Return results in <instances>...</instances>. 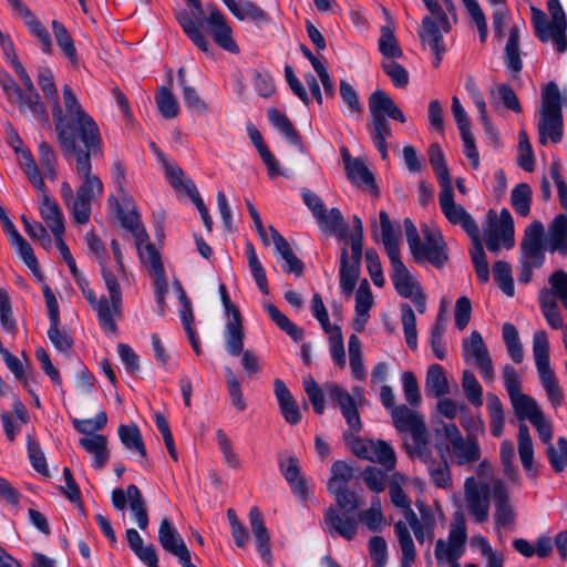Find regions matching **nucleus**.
<instances>
[{"mask_svg":"<svg viewBox=\"0 0 567 567\" xmlns=\"http://www.w3.org/2000/svg\"><path fill=\"white\" fill-rule=\"evenodd\" d=\"M37 79L44 96L51 102L54 128L61 150L66 153L75 151V132L89 148L101 143L95 121L83 110L72 89L69 85L63 86V111L59 103L52 71L49 68H40Z\"/></svg>","mask_w":567,"mask_h":567,"instance_id":"nucleus-1","label":"nucleus"},{"mask_svg":"<svg viewBox=\"0 0 567 567\" xmlns=\"http://www.w3.org/2000/svg\"><path fill=\"white\" fill-rule=\"evenodd\" d=\"M370 123L368 131L373 145L377 147L381 157L386 159L388 140L392 137L391 124L386 117L405 123L406 117L395 102L382 90L374 91L369 97Z\"/></svg>","mask_w":567,"mask_h":567,"instance_id":"nucleus-2","label":"nucleus"},{"mask_svg":"<svg viewBox=\"0 0 567 567\" xmlns=\"http://www.w3.org/2000/svg\"><path fill=\"white\" fill-rule=\"evenodd\" d=\"M436 436H442L446 442L436 440L435 447L440 456L449 455L457 466H471L481 458V449L476 439L472 435L464 437L454 423H443L436 429Z\"/></svg>","mask_w":567,"mask_h":567,"instance_id":"nucleus-3","label":"nucleus"},{"mask_svg":"<svg viewBox=\"0 0 567 567\" xmlns=\"http://www.w3.org/2000/svg\"><path fill=\"white\" fill-rule=\"evenodd\" d=\"M404 228L410 251L416 262L426 260L437 268L445 264L447 260L446 246L437 229L423 225L422 233L426 244L422 245L417 229L410 218H405Z\"/></svg>","mask_w":567,"mask_h":567,"instance_id":"nucleus-4","label":"nucleus"},{"mask_svg":"<svg viewBox=\"0 0 567 567\" xmlns=\"http://www.w3.org/2000/svg\"><path fill=\"white\" fill-rule=\"evenodd\" d=\"M547 6L550 21L540 9L536 7L530 9L535 34L542 42L551 40L556 44L557 51L564 53L567 50L566 14L559 0H548Z\"/></svg>","mask_w":567,"mask_h":567,"instance_id":"nucleus-5","label":"nucleus"},{"mask_svg":"<svg viewBox=\"0 0 567 567\" xmlns=\"http://www.w3.org/2000/svg\"><path fill=\"white\" fill-rule=\"evenodd\" d=\"M538 133L543 145L547 138L558 143L563 137L561 95L555 82H548L542 91Z\"/></svg>","mask_w":567,"mask_h":567,"instance_id":"nucleus-6","label":"nucleus"},{"mask_svg":"<svg viewBox=\"0 0 567 567\" xmlns=\"http://www.w3.org/2000/svg\"><path fill=\"white\" fill-rule=\"evenodd\" d=\"M533 354L539 380L551 405H560L564 393L549 363V341L545 330L533 336Z\"/></svg>","mask_w":567,"mask_h":567,"instance_id":"nucleus-7","label":"nucleus"},{"mask_svg":"<svg viewBox=\"0 0 567 567\" xmlns=\"http://www.w3.org/2000/svg\"><path fill=\"white\" fill-rule=\"evenodd\" d=\"M550 288L544 287L539 291V305L543 316L553 329H561L564 319L557 300L567 310V274L564 270L555 271L548 279Z\"/></svg>","mask_w":567,"mask_h":567,"instance_id":"nucleus-8","label":"nucleus"},{"mask_svg":"<svg viewBox=\"0 0 567 567\" xmlns=\"http://www.w3.org/2000/svg\"><path fill=\"white\" fill-rule=\"evenodd\" d=\"M484 239L489 251L496 252L501 247L511 248L514 245V220L511 213L504 208L497 215L488 210L484 227Z\"/></svg>","mask_w":567,"mask_h":567,"instance_id":"nucleus-9","label":"nucleus"},{"mask_svg":"<svg viewBox=\"0 0 567 567\" xmlns=\"http://www.w3.org/2000/svg\"><path fill=\"white\" fill-rule=\"evenodd\" d=\"M100 264L110 298L103 297V303L99 306V320L105 332L114 334L116 332L115 319L122 315V291L116 276L105 267L102 260Z\"/></svg>","mask_w":567,"mask_h":567,"instance_id":"nucleus-10","label":"nucleus"},{"mask_svg":"<svg viewBox=\"0 0 567 567\" xmlns=\"http://www.w3.org/2000/svg\"><path fill=\"white\" fill-rule=\"evenodd\" d=\"M467 540L466 522L461 513H456L450 526L447 540L439 539L435 545V557L440 563L458 564Z\"/></svg>","mask_w":567,"mask_h":567,"instance_id":"nucleus-11","label":"nucleus"},{"mask_svg":"<svg viewBox=\"0 0 567 567\" xmlns=\"http://www.w3.org/2000/svg\"><path fill=\"white\" fill-rule=\"evenodd\" d=\"M465 507L475 523L482 524L488 519L492 495V483L480 482L474 476L464 481Z\"/></svg>","mask_w":567,"mask_h":567,"instance_id":"nucleus-12","label":"nucleus"},{"mask_svg":"<svg viewBox=\"0 0 567 567\" xmlns=\"http://www.w3.org/2000/svg\"><path fill=\"white\" fill-rule=\"evenodd\" d=\"M390 262L392 267L391 279L398 293L403 298L411 299L416 310L420 313H424L426 310V297L420 284L410 274L400 256L390 259Z\"/></svg>","mask_w":567,"mask_h":567,"instance_id":"nucleus-13","label":"nucleus"},{"mask_svg":"<svg viewBox=\"0 0 567 567\" xmlns=\"http://www.w3.org/2000/svg\"><path fill=\"white\" fill-rule=\"evenodd\" d=\"M100 143L97 144V146ZM95 146L86 147V151L79 148L75 144V151L66 153L63 151L64 156L69 157L71 155H75V171L81 181V185L78 187L75 194L95 199L103 192V183L100 177L92 173V164L90 151L95 148Z\"/></svg>","mask_w":567,"mask_h":567,"instance_id":"nucleus-14","label":"nucleus"},{"mask_svg":"<svg viewBox=\"0 0 567 567\" xmlns=\"http://www.w3.org/2000/svg\"><path fill=\"white\" fill-rule=\"evenodd\" d=\"M462 355L465 362L475 363L486 381H493V362L483 337L478 331H472L468 338L462 340Z\"/></svg>","mask_w":567,"mask_h":567,"instance_id":"nucleus-15","label":"nucleus"},{"mask_svg":"<svg viewBox=\"0 0 567 567\" xmlns=\"http://www.w3.org/2000/svg\"><path fill=\"white\" fill-rule=\"evenodd\" d=\"M439 203L444 217L452 224L458 225L468 236H475L478 226L470 213L454 199L453 186L441 188Z\"/></svg>","mask_w":567,"mask_h":567,"instance_id":"nucleus-16","label":"nucleus"},{"mask_svg":"<svg viewBox=\"0 0 567 567\" xmlns=\"http://www.w3.org/2000/svg\"><path fill=\"white\" fill-rule=\"evenodd\" d=\"M126 503L137 526L145 530L148 526L147 505L142 492L134 484L128 485L126 491L115 488L112 492V504L117 511H123Z\"/></svg>","mask_w":567,"mask_h":567,"instance_id":"nucleus-17","label":"nucleus"},{"mask_svg":"<svg viewBox=\"0 0 567 567\" xmlns=\"http://www.w3.org/2000/svg\"><path fill=\"white\" fill-rule=\"evenodd\" d=\"M492 496L494 498V519L496 529H508L515 520V511L509 499L506 483L499 478L492 481Z\"/></svg>","mask_w":567,"mask_h":567,"instance_id":"nucleus-18","label":"nucleus"},{"mask_svg":"<svg viewBox=\"0 0 567 567\" xmlns=\"http://www.w3.org/2000/svg\"><path fill=\"white\" fill-rule=\"evenodd\" d=\"M190 6H193L194 10L192 11V16L187 12H179L176 14V19L181 24L184 32L187 37L193 41V43L203 52L209 54L210 53V44L207 38L204 35L198 23L195 22V19L200 18L203 16V7L199 0H186Z\"/></svg>","mask_w":567,"mask_h":567,"instance_id":"nucleus-19","label":"nucleus"},{"mask_svg":"<svg viewBox=\"0 0 567 567\" xmlns=\"http://www.w3.org/2000/svg\"><path fill=\"white\" fill-rule=\"evenodd\" d=\"M140 259L144 264L150 265V270L154 277L157 301L162 303L164 301L165 293L167 292L168 286L165 278L164 267L161 261L158 251L154 245L150 243V238L146 243L136 246Z\"/></svg>","mask_w":567,"mask_h":567,"instance_id":"nucleus-20","label":"nucleus"},{"mask_svg":"<svg viewBox=\"0 0 567 567\" xmlns=\"http://www.w3.org/2000/svg\"><path fill=\"white\" fill-rule=\"evenodd\" d=\"M358 520L341 511L336 506H330L324 515L322 528L324 532L331 535H339L347 540H351L355 537L358 532Z\"/></svg>","mask_w":567,"mask_h":567,"instance_id":"nucleus-21","label":"nucleus"},{"mask_svg":"<svg viewBox=\"0 0 567 567\" xmlns=\"http://www.w3.org/2000/svg\"><path fill=\"white\" fill-rule=\"evenodd\" d=\"M451 31V23L447 20V29H444L442 22L436 17H424L419 29V37L423 44H427L436 56V65L441 62V55L445 51L443 44V33Z\"/></svg>","mask_w":567,"mask_h":567,"instance_id":"nucleus-22","label":"nucleus"},{"mask_svg":"<svg viewBox=\"0 0 567 567\" xmlns=\"http://www.w3.org/2000/svg\"><path fill=\"white\" fill-rule=\"evenodd\" d=\"M207 11L208 17L206 23L214 41L228 52H238V47L231 37V29L227 24L223 13L213 4L207 6Z\"/></svg>","mask_w":567,"mask_h":567,"instance_id":"nucleus-23","label":"nucleus"},{"mask_svg":"<svg viewBox=\"0 0 567 567\" xmlns=\"http://www.w3.org/2000/svg\"><path fill=\"white\" fill-rule=\"evenodd\" d=\"M543 237L544 226L535 220L526 228L522 241V257L532 259L536 267H540L544 262Z\"/></svg>","mask_w":567,"mask_h":567,"instance_id":"nucleus-24","label":"nucleus"},{"mask_svg":"<svg viewBox=\"0 0 567 567\" xmlns=\"http://www.w3.org/2000/svg\"><path fill=\"white\" fill-rule=\"evenodd\" d=\"M249 524L255 537L257 551L267 563H271L270 536L266 527L264 516L258 507L254 506L249 511Z\"/></svg>","mask_w":567,"mask_h":567,"instance_id":"nucleus-25","label":"nucleus"},{"mask_svg":"<svg viewBox=\"0 0 567 567\" xmlns=\"http://www.w3.org/2000/svg\"><path fill=\"white\" fill-rule=\"evenodd\" d=\"M158 542L163 549L178 559L190 553L182 536L167 517H164L161 522Z\"/></svg>","mask_w":567,"mask_h":567,"instance_id":"nucleus-26","label":"nucleus"},{"mask_svg":"<svg viewBox=\"0 0 567 567\" xmlns=\"http://www.w3.org/2000/svg\"><path fill=\"white\" fill-rule=\"evenodd\" d=\"M391 416L393 424L399 432L410 433V435H413L426 429L423 416L404 404L393 408Z\"/></svg>","mask_w":567,"mask_h":567,"instance_id":"nucleus-27","label":"nucleus"},{"mask_svg":"<svg viewBox=\"0 0 567 567\" xmlns=\"http://www.w3.org/2000/svg\"><path fill=\"white\" fill-rule=\"evenodd\" d=\"M274 391L286 422L292 425L299 423L301 420L299 406L285 382L280 379H275Z\"/></svg>","mask_w":567,"mask_h":567,"instance_id":"nucleus-28","label":"nucleus"},{"mask_svg":"<svg viewBox=\"0 0 567 567\" xmlns=\"http://www.w3.org/2000/svg\"><path fill=\"white\" fill-rule=\"evenodd\" d=\"M39 192L41 193L40 214L42 219L47 224L48 228L52 231L53 236L63 235V215L58 203L48 195L45 187L43 190Z\"/></svg>","mask_w":567,"mask_h":567,"instance_id":"nucleus-29","label":"nucleus"},{"mask_svg":"<svg viewBox=\"0 0 567 567\" xmlns=\"http://www.w3.org/2000/svg\"><path fill=\"white\" fill-rule=\"evenodd\" d=\"M530 423L536 427L540 441L547 444L546 453L550 465L556 472H561L565 468L566 463L558 456V452L550 443L553 439L551 423L545 417L544 413H542L539 417H534Z\"/></svg>","mask_w":567,"mask_h":567,"instance_id":"nucleus-30","label":"nucleus"},{"mask_svg":"<svg viewBox=\"0 0 567 567\" xmlns=\"http://www.w3.org/2000/svg\"><path fill=\"white\" fill-rule=\"evenodd\" d=\"M224 337L227 352L233 357H238L244 351L245 339L241 316L227 318Z\"/></svg>","mask_w":567,"mask_h":567,"instance_id":"nucleus-31","label":"nucleus"},{"mask_svg":"<svg viewBox=\"0 0 567 567\" xmlns=\"http://www.w3.org/2000/svg\"><path fill=\"white\" fill-rule=\"evenodd\" d=\"M268 230L270 233L272 243L277 252L281 256V258L286 262V270L288 272L300 276L303 271V264L301 260L295 255L292 248L289 243L284 238L275 227L269 226Z\"/></svg>","mask_w":567,"mask_h":567,"instance_id":"nucleus-32","label":"nucleus"},{"mask_svg":"<svg viewBox=\"0 0 567 567\" xmlns=\"http://www.w3.org/2000/svg\"><path fill=\"white\" fill-rule=\"evenodd\" d=\"M346 175L348 179L358 187H363L374 195H378V187L375 185V179L373 173L369 169L365 164V161L360 157L357 162H353L346 169Z\"/></svg>","mask_w":567,"mask_h":567,"instance_id":"nucleus-33","label":"nucleus"},{"mask_svg":"<svg viewBox=\"0 0 567 567\" xmlns=\"http://www.w3.org/2000/svg\"><path fill=\"white\" fill-rule=\"evenodd\" d=\"M16 142L18 145H13L16 152L19 154V163L20 167L24 172V174L28 176L30 183L38 189L43 190L45 187L44 181L42 178V175L38 168V165L35 161L33 159V156L29 150H20V146L22 145V141L19 138L18 135H16Z\"/></svg>","mask_w":567,"mask_h":567,"instance_id":"nucleus-34","label":"nucleus"},{"mask_svg":"<svg viewBox=\"0 0 567 567\" xmlns=\"http://www.w3.org/2000/svg\"><path fill=\"white\" fill-rule=\"evenodd\" d=\"M280 472L285 476L286 481L290 484L292 491L301 498L307 497V483L300 475V467L298 458L289 456L285 461L279 463Z\"/></svg>","mask_w":567,"mask_h":567,"instance_id":"nucleus-35","label":"nucleus"},{"mask_svg":"<svg viewBox=\"0 0 567 567\" xmlns=\"http://www.w3.org/2000/svg\"><path fill=\"white\" fill-rule=\"evenodd\" d=\"M360 262L350 260L346 248L341 250L340 288L347 297L351 296L355 287L360 272Z\"/></svg>","mask_w":567,"mask_h":567,"instance_id":"nucleus-36","label":"nucleus"},{"mask_svg":"<svg viewBox=\"0 0 567 567\" xmlns=\"http://www.w3.org/2000/svg\"><path fill=\"white\" fill-rule=\"evenodd\" d=\"M268 118L274 127L285 136L291 144L297 146L301 152H303V145L301 143V137L293 126L292 122L277 109H269Z\"/></svg>","mask_w":567,"mask_h":567,"instance_id":"nucleus-37","label":"nucleus"},{"mask_svg":"<svg viewBox=\"0 0 567 567\" xmlns=\"http://www.w3.org/2000/svg\"><path fill=\"white\" fill-rule=\"evenodd\" d=\"M13 102L21 112H31L39 116L45 125H49L47 106L38 92H23L21 90L20 95H17Z\"/></svg>","mask_w":567,"mask_h":567,"instance_id":"nucleus-38","label":"nucleus"},{"mask_svg":"<svg viewBox=\"0 0 567 567\" xmlns=\"http://www.w3.org/2000/svg\"><path fill=\"white\" fill-rule=\"evenodd\" d=\"M518 454L524 470L533 477L536 475L534 467V446L529 430L525 423H520L518 427Z\"/></svg>","mask_w":567,"mask_h":567,"instance_id":"nucleus-39","label":"nucleus"},{"mask_svg":"<svg viewBox=\"0 0 567 567\" xmlns=\"http://www.w3.org/2000/svg\"><path fill=\"white\" fill-rule=\"evenodd\" d=\"M106 444V437L101 434H91L80 439V445L94 456V466L96 468L103 467L107 462L109 451Z\"/></svg>","mask_w":567,"mask_h":567,"instance_id":"nucleus-40","label":"nucleus"},{"mask_svg":"<svg viewBox=\"0 0 567 567\" xmlns=\"http://www.w3.org/2000/svg\"><path fill=\"white\" fill-rule=\"evenodd\" d=\"M316 219L324 231L332 233L341 239L347 237V224L338 208L324 209Z\"/></svg>","mask_w":567,"mask_h":567,"instance_id":"nucleus-41","label":"nucleus"},{"mask_svg":"<svg viewBox=\"0 0 567 567\" xmlns=\"http://www.w3.org/2000/svg\"><path fill=\"white\" fill-rule=\"evenodd\" d=\"M411 439L412 442L406 443V451L411 457L417 458L424 465L434 460L426 429L411 435Z\"/></svg>","mask_w":567,"mask_h":567,"instance_id":"nucleus-42","label":"nucleus"},{"mask_svg":"<svg viewBox=\"0 0 567 567\" xmlns=\"http://www.w3.org/2000/svg\"><path fill=\"white\" fill-rule=\"evenodd\" d=\"M425 391L427 395L440 398L449 393V383L444 370L440 364H432L427 369Z\"/></svg>","mask_w":567,"mask_h":567,"instance_id":"nucleus-43","label":"nucleus"},{"mask_svg":"<svg viewBox=\"0 0 567 567\" xmlns=\"http://www.w3.org/2000/svg\"><path fill=\"white\" fill-rule=\"evenodd\" d=\"M549 249L567 252V217L563 214L556 216L549 227Z\"/></svg>","mask_w":567,"mask_h":567,"instance_id":"nucleus-44","label":"nucleus"},{"mask_svg":"<svg viewBox=\"0 0 567 567\" xmlns=\"http://www.w3.org/2000/svg\"><path fill=\"white\" fill-rule=\"evenodd\" d=\"M427 473L431 477L432 483L443 489L452 487V474L450 464L446 457H442L436 461L435 458L425 464Z\"/></svg>","mask_w":567,"mask_h":567,"instance_id":"nucleus-45","label":"nucleus"},{"mask_svg":"<svg viewBox=\"0 0 567 567\" xmlns=\"http://www.w3.org/2000/svg\"><path fill=\"white\" fill-rule=\"evenodd\" d=\"M165 175L171 186L176 192H183L189 197H192L195 193L198 192L194 182L187 176H185L183 169L179 166L175 164L165 163Z\"/></svg>","mask_w":567,"mask_h":567,"instance_id":"nucleus-46","label":"nucleus"},{"mask_svg":"<svg viewBox=\"0 0 567 567\" xmlns=\"http://www.w3.org/2000/svg\"><path fill=\"white\" fill-rule=\"evenodd\" d=\"M519 34L518 25H513L509 30V35L505 45V62L508 69L514 73H518L523 68L519 49Z\"/></svg>","mask_w":567,"mask_h":567,"instance_id":"nucleus-47","label":"nucleus"},{"mask_svg":"<svg viewBox=\"0 0 567 567\" xmlns=\"http://www.w3.org/2000/svg\"><path fill=\"white\" fill-rule=\"evenodd\" d=\"M382 241L389 259H394L399 254V235L393 229L391 219L386 212L381 210L379 214Z\"/></svg>","mask_w":567,"mask_h":567,"instance_id":"nucleus-48","label":"nucleus"},{"mask_svg":"<svg viewBox=\"0 0 567 567\" xmlns=\"http://www.w3.org/2000/svg\"><path fill=\"white\" fill-rule=\"evenodd\" d=\"M465 89L470 93L476 109L478 110L480 120L484 125V130L486 134L491 137L495 136V131L492 126V123L487 116L486 103L481 91L477 87L475 79L472 75H468L465 81Z\"/></svg>","mask_w":567,"mask_h":567,"instance_id":"nucleus-49","label":"nucleus"},{"mask_svg":"<svg viewBox=\"0 0 567 567\" xmlns=\"http://www.w3.org/2000/svg\"><path fill=\"white\" fill-rule=\"evenodd\" d=\"M229 11L239 20L251 19L266 21L267 14L258 6L250 1L223 0Z\"/></svg>","mask_w":567,"mask_h":567,"instance_id":"nucleus-50","label":"nucleus"},{"mask_svg":"<svg viewBox=\"0 0 567 567\" xmlns=\"http://www.w3.org/2000/svg\"><path fill=\"white\" fill-rule=\"evenodd\" d=\"M429 162L439 179L441 188L452 185L449 168L444 154L439 144H431L429 147Z\"/></svg>","mask_w":567,"mask_h":567,"instance_id":"nucleus-51","label":"nucleus"},{"mask_svg":"<svg viewBox=\"0 0 567 567\" xmlns=\"http://www.w3.org/2000/svg\"><path fill=\"white\" fill-rule=\"evenodd\" d=\"M511 403L516 416L522 421L528 420L532 422L534 417H539L543 413L537 402L524 393L511 399Z\"/></svg>","mask_w":567,"mask_h":567,"instance_id":"nucleus-52","label":"nucleus"},{"mask_svg":"<svg viewBox=\"0 0 567 567\" xmlns=\"http://www.w3.org/2000/svg\"><path fill=\"white\" fill-rule=\"evenodd\" d=\"M158 112L164 118H175L179 113V105L176 96L167 86H161L155 96Z\"/></svg>","mask_w":567,"mask_h":567,"instance_id":"nucleus-53","label":"nucleus"},{"mask_svg":"<svg viewBox=\"0 0 567 567\" xmlns=\"http://www.w3.org/2000/svg\"><path fill=\"white\" fill-rule=\"evenodd\" d=\"M121 224L124 228L130 230L135 239V246L144 244L148 239V235L144 227L141 225L140 217L135 210L118 212Z\"/></svg>","mask_w":567,"mask_h":567,"instance_id":"nucleus-54","label":"nucleus"},{"mask_svg":"<svg viewBox=\"0 0 567 567\" xmlns=\"http://www.w3.org/2000/svg\"><path fill=\"white\" fill-rule=\"evenodd\" d=\"M401 322L404 331L406 344L410 349L415 350L417 347L416 318L413 309L409 303H402Z\"/></svg>","mask_w":567,"mask_h":567,"instance_id":"nucleus-55","label":"nucleus"},{"mask_svg":"<svg viewBox=\"0 0 567 567\" xmlns=\"http://www.w3.org/2000/svg\"><path fill=\"white\" fill-rule=\"evenodd\" d=\"M487 410L489 413L491 433L495 437H499L503 433L505 417L501 400L492 393L487 394Z\"/></svg>","mask_w":567,"mask_h":567,"instance_id":"nucleus-56","label":"nucleus"},{"mask_svg":"<svg viewBox=\"0 0 567 567\" xmlns=\"http://www.w3.org/2000/svg\"><path fill=\"white\" fill-rule=\"evenodd\" d=\"M532 188L526 183H520L511 193V204L515 212L526 217L530 212Z\"/></svg>","mask_w":567,"mask_h":567,"instance_id":"nucleus-57","label":"nucleus"},{"mask_svg":"<svg viewBox=\"0 0 567 567\" xmlns=\"http://www.w3.org/2000/svg\"><path fill=\"white\" fill-rule=\"evenodd\" d=\"M118 436L128 450H136L141 456H146V449L136 425H120Z\"/></svg>","mask_w":567,"mask_h":567,"instance_id":"nucleus-58","label":"nucleus"},{"mask_svg":"<svg viewBox=\"0 0 567 567\" xmlns=\"http://www.w3.org/2000/svg\"><path fill=\"white\" fill-rule=\"evenodd\" d=\"M350 368L357 380H363L365 370L362 360L361 341L357 334H351L348 341Z\"/></svg>","mask_w":567,"mask_h":567,"instance_id":"nucleus-59","label":"nucleus"},{"mask_svg":"<svg viewBox=\"0 0 567 567\" xmlns=\"http://www.w3.org/2000/svg\"><path fill=\"white\" fill-rule=\"evenodd\" d=\"M22 19L25 25L29 28L30 32L40 41L42 51L47 54H50L52 52V41L45 27L35 18L31 11L28 12Z\"/></svg>","mask_w":567,"mask_h":567,"instance_id":"nucleus-60","label":"nucleus"},{"mask_svg":"<svg viewBox=\"0 0 567 567\" xmlns=\"http://www.w3.org/2000/svg\"><path fill=\"white\" fill-rule=\"evenodd\" d=\"M246 249H247L248 266L251 271V275H252L258 288L260 289V291L264 295H268L269 289H268V284H267L266 271L257 257L255 248L251 244H247Z\"/></svg>","mask_w":567,"mask_h":567,"instance_id":"nucleus-61","label":"nucleus"},{"mask_svg":"<svg viewBox=\"0 0 567 567\" xmlns=\"http://www.w3.org/2000/svg\"><path fill=\"white\" fill-rule=\"evenodd\" d=\"M216 439L219 451L223 455V460L225 464L231 470H238L241 466V461L239 456L235 453L231 440L223 430L216 431Z\"/></svg>","mask_w":567,"mask_h":567,"instance_id":"nucleus-62","label":"nucleus"},{"mask_svg":"<svg viewBox=\"0 0 567 567\" xmlns=\"http://www.w3.org/2000/svg\"><path fill=\"white\" fill-rule=\"evenodd\" d=\"M52 29L56 39L58 45L61 48L63 53L71 60L72 63H76V49L74 42L65 29V27L56 20L52 21Z\"/></svg>","mask_w":567,"mask_h":567,"instance_id":"nucleus-63","label":"nucleus"},{"mask_svg":"<svg viewBox=\"0 0 567 567\" xmlns=\"http://www.w3.org/2000/svg\"><path fill=\"white\" fill-rule=\"evenodd\" d=\"M94 199L75 194V197L66 205L78 224H86L90 220L92 202Z\"/></svg>","mask_w":567,"mask_h":567,"instance_id":"nucleus-64","label":"nucleus"}]
</instances>
